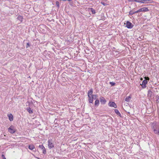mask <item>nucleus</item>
I'll list each match as a JSON object with an SVG mask.
<instances>
[{"label":"nucleus","instance_id":"f257e3e1","mask_svg":"<svg viewBox=\"0 0 159 159\" xmlns=\"http://www.w3.org/2000/svg\"><path fill=\"white\" fill-rule=\"evenodd\" d=\"M151 126L153 129L155 134L159 135V129L157 130L156 129L158 127V125L156 123H153L151 125Z\"/></svg>","mask_w":159,"mask_h":159},{"label":"nucleus","instance_id":"f03ea898","mask_svg":"<svg viewBox=\"0 0 159 159\" xmlns=\"http://www.w3.org/2000/svg\"><path fill=\"white\" fill-rule=\"evenodd\" d=\"M8 130L11 134H13L16 131L15 127L13 125L11 126L8 128Z\"/></svg>","mask_w":159,"mask_h":159},{"label":"nucleus","instance_id":"7ed1b4c3","mask_svg":"<svg viewBox=\"0 0 159 159\" xmlns=\"http://www.w3.org/2000/svg\"><path fill=\"white\" fill-rule=\"evenodd\" d=\"M133 25L129 21H126V27H127L128 28L131 29L133 27Z\"/></svg>","mask_w":159,"mask_h":159},{"label":"nucleus","instance_id":"20e7f679","mask_svg":"<svg viewBox=\"0 0 159 159\" xmlns=\"http://www.w3.org/2000/svg\"><path fill=\"white\" fill-rule=\"evenodd\" d=\"M108 105L110 107H114L115 108H116L117 107L115 102H110L108 103Z\"/></svg>","mask_w":159,"mask_h":159},{"label":"nucleus","instance_id":"39448f33","mask_svg":"<svg viewBox=\"0 0 159 159\" xmlns=\"http://www.w3.org/2000/svg\"><path fill=\"white\" fill-rule=\"evenodd\" d=\"M152 2V0H140V2L145 3H151Z\"/></svg>","mask_w":159,"mask_h":159},{"label":"nucleus","instance_id":"423d86ee","mask_svg":"<svg viewBox=\"0 0 159 159\" xmlns=\"http://www.w3.org/2000/svg\"><path fill=\"white\" fill-rule=\"evenodd\" d=\"M148 11L149 10L147 7H144L139 9V10H138V12L141 11L145 12L147 11Z\"/></svg>","mask_w":159,"mask_h":159},{"label":"nucleus","instance_id":"0eeeda50","mask_svg":"<svg viewBox=\"0 0 159 159\" xmlns=\"http://www.w3.org/2000/svg\"><path fill=\"white\" fill-rule=\"evenodd\" d=\"M148 81L146 80H143L142 83V84H141L143 88H145L146 87V84H147Z\"/></svg>","mask_w":159,"mask_h":159},{"label":"nucleus","instance_id":"6e6552de","mask_svg":"<svg viewBox=\"0 0 159 159\" xmlns=\"http://www.w3.org/2000/svg\"><path fill=\"white\" fill-rule=\"evenodd\" d=\"M39 148L43 150V153L44 154H45L46 153V151L45 148L43 145H40L39 146Z\"/></svg>","mask_w":159,"mask_h":159},{"label":"nucleus","instance_id":"1a4fd4ad","mask_svg":"<svg viewBox=\"0 0 159 159\" xmlns=\"http://www.w3.org/2000/svg\"><path fill=\"white\" fill-rule=\"evenodd\" d=\"M100 102H101V103L102 104H104L105 103L106 101L105 99L102 96L100 98Z\"/></svg>","mask_w":159,"mask_h":159},{"label":"nucleus","instance_id":"9d476101","mask_svg":"<svg viewBox=\"0 0 159 159\" xmlns=\"http://www.w3.org/2000/svg\"><path fill=\"white\" fill-rule=\"evenodd\" d=\"M48 145L49 148L50 149L54 147L52 143L50 142V140H48Z\"/></svg>","mask_w":159,"mask_h":159},{"label":"nucleus","instance_id":"9b49d317","mask_svg":"<svg viewBox=\"0 0 159 159\" xmlns=\"http://www.w3.org/2000/svg\"><path fill=\"white\" fill-rule=\"evenodd\" d=\"M9 119L10 121H12L13 120V116L11 114L8 115Z\"/></svg>","mask_w":159,"mask_h":159},{"label":"nucleus","instance_id":"f8f14e48","mask_svg":"<svg viewBox=\"0 0 159 159\" xmlns=\"http://www.w3.org/2000/svg\"><path fill=\"white\" fill-rule=\"evenodd\" d=\"M93 93V89H91L89 90L88 92V95L91 96H92V93Z\"/></svg>","mask_w":159,"mask_h":159},{"label":"nucleus","instance_id":"ddd939ff","mask_svg":"<svg viewBox=\"0 0 159 159\" xmlns=\"http://www.w3.org/2000/svg\"><path fill=\"white\" fill-rule=\"evenodd\" d=\"M138 12V10H137V11H132L131 10L129 11V15H132L136 13H137Z\"/></svg>","mask_w":159,"mask_h":159},{"label":"nucleus","instance_id":"4468645a","mask_svg":"<svg viewBox=\"0 0 159 159\" xmlns=\"http://www.w3.org/2000/svg\"><path fill=\"white\" fill-rule=\"evenodd\" d=\"M114 111L120 117H122L121 115L117 109H115Z\"/></svg>","mask_w":159,"mask_h":159},{"label":"nucleus","instance_id":"2eb2a0df","mask_svg":"<svg viewBox=\"0 0 159 159\" xmlns=\"http://www.w3.org/2000/svg\"><path fill=\"white\" fill-rule=\"evenodd\" d=\"M88 100L90 103H92L93 102V100H92V97L91 96L88 95Z\"/></svg>","mask_w":159,"mask_h":159},{"label":"nucleus","instance_id":"dca6fc26","mask_svg":"<svg viewBox=\"0 0 159 159\" xmlns=\"http://www.w3.org/2000/svg\"><path fill=\"white\" fill-rule=\"evenodd\" d=\"M88 10L89 11L90 10L91 11L93 14H95L96 13L95 10L94 9H93V8H88Z\"/></svg>","mask_w":159,"mask_h":159},{"label":"nucleus","instance_id":"f3484780","mask_svg":"<svg viewBox=\"0 0 159 159\" xmlns=\"http://www.w3.org/2000/svg\"><path fill=\"white\" fill-rule=\"evenodd\" d=\"M27 110L30 114H32L33 113V110L31 109L30 107L27 108Z\"/></svg>","mask_w":159,"mask_h":159},{"label":"nucleus","instance_id":"a211bd4d","mask_svg":"<svg viewBox=\"0 0 159 159\" xmlns=\"http://www.w3.org/2000/svg\"><path fill=\"white\" fill-rule=\"evenodd\" d=\"M131 98V97L130 96H129L125 99V101L128 102H129L130 99Z\"/></svg>","mask_w":159,"mask_h":159},{"label":"nucleus","instance_id":"6ab92c4d","mask_svg":"<svg viewBox=\"0 0 159 159\" xmlns=\"http://www.w3.org/2000/svg\"><path fill=\"white\" fill-rule=\"evenodd\" d=\"M99 101L98 99H96L94 105L95 106H98L99 104Z\"/></svg>","mask_w":159,"mask_h":159},{"label":"nucleus","instance_id":"aec40b11","mask_svg":"<svg viewBox=\"0 0 159 159\" xmlns=\"http://www.w3.org/2000/svg\"><path fill=\"white\" fill-rule=\"evenodd\" d=\"M152 92L151 90H149L148 92V96L149 97H152Z\"/></svg>","mask_w":159,"mask_h":159},{"label":"nucleus","instance_id":"412c9836","mask_svg":"<svg viewBox=\"0 0 159 159\" xmlns=\"http://www.w3.org/2000/svg\"><path fill=\"white\" fill-rule=\"evenodd\" d=\"M17 19L21 22L22 21L23 17L21 16H19L17 18Z\"/></svg>","mask_w":159,"mask_h":159},{"label":"nucleus","instance_id":"4be33fe9","mask_svg":"<svg viewBox=\"0 0 159 159\" xmlns=\"http://www.w3.org/2000/svg\"><path fill=\"white\" fill-rule=\"evenodd\" d=\"M31 150H33L34 148H35V147L33 145H30L29 146V147H28Z\"/></svg>","mask_w":159,"mask_h":159},{"label":"nucleus","instance_id":"5701e85b","mask_svg":"<svg viewBox=\"0 0 159 159\" xmlns=\"http://www.w3.org/2000/svg\"><path fill=\"white\" fill-rule=\"evenodd\" d=\"M91 97H92V98L93 100V99H97L98 98V95L96 94V95H92V96Z\"/></svg>","mask_w":159,"mask_h":159},{"label":"nucleus","instance_id":"b1692460","mask_svg":"<svg viewBox=\"0 0 159 159\" xmlns=\"http://www.w3.org/2000/svg\"><path fill=\"white\" fill-rule=\"evenodd\" d=\"M129 2H140V0H128Z\"/></svg>","mask_w":159,"mask_h":159},{"label":"nucleus","instance_id":"393cba45","mask_svg":"<svg viewBox=\"0 0 159 159\" xmlns=\"http://www.w3.org/2000/svg\"><path fill=\"white\" fill-rule=\"evenodd\" d=\"M56 5L57 6V7L58 8H59L60 5H59V2L57 1H56Z\"/></svg>","mask_w":159,"mask_h":159},{"label":"nucleus","instance_id":"a878e982","mask_svg":"<svg viewBox=\"0 0 159 159\" xmlns=\"http://www.w3.org/2000/svg\"><path fill=\"white\" fill-rule=\"evenodd\" d=\"M111 86H114L115 85V83L113 82H109Z\"/></svg>","mask_w":159,"mask_h":159},{"label":"nucleus","instance_id":"bb28decb","mask_svg":"<svg viewBox=\"0 0 159 159\" xmlns=\"http://www.w3.org/2000/svg\"><path fill=\"white\" fill-rule=\"evenodd\" d=\"M30 44L29 43H27V45L26 46V48H28L29 47H30Z\"/></svg>","mask_w":159,"mask_h":159},{"label":"nucleus","instance_id":"cd10ccee","mask_svg":"<svg viewBox=\"0 0 159 159\" xmlns=\"http://www.w3.org/2000/svg\"><path fill=\"white\" fill-rule=\"evenodd\" d=\"M144 79V80H146L147 81L149 80V78L148 77H145Z\"/></svg>","mask_w":159,"mask_h":159},{"label":"nucleus","instance_id":"c85d7f7f","mask_svg":"<svg viewBox=\"0 0 159 159\" xmlns=\"http://www.w3.org/2000/svg\"><path fill=\"white\" fill-rule=\"evenodd\" d=\"M101 4H102V5H103L104 6H106L107 5L106 3H104V2H101Z\"/></svg>","mask_w":159,"mask_h":159},{"label":"nucleus","instance_id":"c756f323","mask_svg":"<svg viewBox=\"0 0 159 159\" xmlns=\"http://www.w3.org/2000/svg\"><path fill=\"white\" fill-rule=\"evenodd\" d=\"M156 97L157 98V99L159 100V96H158V95H157L156 96Z\"/></svg>","mask_w":159,"mask_h":159},{"label":"nucleus","instance_id":"7c9ffc66","mask_svg":"<svg viewBox=\"0 0 159 159\" xmlns=\"http://www.w3.org/2000/svg\"><path fill=\"white\" fill-rule=\"evenodd\" d=\"M156 129L157 130H158V129H159V125H158V128H156Z\"/></svg>","mask_w":159,"mask_h":159},{"label":"nucleus","instance_id":"2f4dec72","mask_svg":"<svg viewBox=\"0 0 159 159\" xmlns=\"http://www.w3.org/2000/svg\"><path fill=\"white\" fill-rule=\"evenodd\" d=\"M2 157H5L4 156L3 154L2 155Z\"/></svg>","mask_w":159,"mask_h":159},{"label":"nucleus","instance_id":"473e14b6","mask_svg":"<svg viewBox=\"0 0 159 159\" xmlns=\"http://www.w3.org/2000/svg\"><path fill=\"white\" fill-rule=\"evenodd\" d=\"M140 80H143V78H140Z\"/></svg>","mask_w":159,"mask_h":159},{"label":"nucleus","instance_id":"72a5a7b5","mask_svg":"<svg viewBox=\"0 0 159 159\" xmlns=\"http://www.w3.org/2000/svg\"><path fill=\"white\" fill-rule=\"evenodd\" d=\"M158 99H157V101H156L157 102H159V101H158Z\"/></svg>","mask_w":159,"mask_h":159},{"label":"nucleus","instance_id":"f704fd0d","mask_svg":"<svg viewBox=\"0 0 159 159\" xmlns=\"http://www.w3.org/2000/svg\"><path fill=\"white\" fill-rule=\"evenodd\" d=\"M3 159H6V158L5 157H4L3 158Z\"/></svg>","mask_w":159,"mask_h":159},{"label":"nucleus","instance_id":"c9c22d12","mask_svg":"<svg viewBox=\"0 0 159 159\" xmlns=\"http://www.w3.org/2000/svg\"><path fill=\"white\" fill-rule=\"evenodd\" d=\"M128 113H129H129H130V112H128Z\"/></svg>","mask_w":159,"mask_h":159}]
</instances>
